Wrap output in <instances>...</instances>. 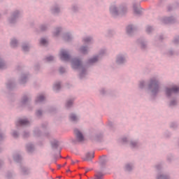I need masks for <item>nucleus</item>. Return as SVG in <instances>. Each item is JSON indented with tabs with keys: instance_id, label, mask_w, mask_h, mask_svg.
I'll return each instance as SVG.
<instances>
[{
	"instance_id": "nucleus-1",
	"label": "nucleus",
	"mask_w": 179,
	"mask_h": 179,
	"mask_svg": "<svg viewBox=\"0 0 179 179\" xmlns=\"http://www.w3.org/2000/svg\"><path fill=\"white\" fill-rule=\"evenodd\" d=\"M148 89L154 95L159 93V83L156 78H152L150 80Z\"/></svg>"
},
{
	"instance_id": "nucleus-2",
	"label": "nucleus",
	"mask_w": 179,
	"mask_h": 179,
	"mask_svg": "<svg viewBox=\"0 0 179 179\" xmlns=\"http://www.w3.org/2000/svg\"><path fill=\"white\" fill-rule=\"evenodd\" d=\"M72 68L73 69H82V72L80 74V78H83V75H85L86 70L82 66V62L77 58H74L71 61Z\"/></svg>"
},
{
	"instance_id": "nucleus-3",
	"label": "nucleus",
	"mask_w": 179,
	"mask_h": 179,
	"mask_svg": "<svg viewBox=\"0 0 179 179\" xmlns=\"http://www.w3.org/2000/svg\"><path fill=\"white\" fill-rule=\"evenodd\" d=\"M179 87L177 85H174L172 87H167L166 90V94L168 97H170L173 93H178Z\"/></svg>"
},
{
	"instance_id": "nucleus-4",
	"label": "nucleus",
	"mask_w": 179,
	"mask_h": 179,
	"mask_svg": "<svg viewBox=\"0 0 179 179\" xmlns=\"http://www.w3.org/2000/svg\"><path fill=\"white\" fill-rule=\"evenodd\" d=\"M60 59H62V61H69V59H71V55H69V53L68 52V51L65 50H61Z\"/></svg>"
},
{
	"instance_id": "nucleus-5",
	"label": "nucleus",
	"mask_w": 179,
	"mask_h": 179,
	"mask_svg": "<svg viewBox=\"0 0 179 179\" xmlns=\"http://www.w3.org/2000/svg\"><path fill=\"white\" fill-rule=\"evenodd\" d=\"M74 134H75L78 142H83V141H85V137L83 136V134H82V132H80V131H79V129H75Z\"/></svg>"
},
{
	"instance_id": "nucleus-6",
	"label": "nucleus",
	"mask_w": 179,
	"mask_h": 179,
	"mask_svg": "<svg viewBox=\"0 0 179 179\" xmlns=\"http://www.w3.org/2000/svg\"><path fill=\"white\" fill-rule=\"evenodd\" d=\"M30 124V122L26 119H20L17 122H16V126L17 127H23L24 125H29Z\"/></svg>"
},
{
	"instance_id": "nucleus-7",
	"label": "nucleus",
	"mask_w": 179,
	"mask_h": 179,
	"mask_svg": "<svg viewBox=\"0 0 179 179\" xmlns=\"http://www.w3.org/2000/svg\"><path fill=\"white\" fill-rule=\"evenodd\" d=\"M94 157V152H87L85 155V157L83 158V159L85 162H90V160H92V159H93Z\"/></svg>"
},
{
	"instance_id": "nucleus-8",
	"label": "nucleus",
	"mask_w": 179,
	"mask_h": 179,
	"mask_svg": "<svg viewBox=\"0 0 179 179\" xmlns=\"http://www.w3.org/2000/svg\"><path fill=\"white\" fill-rule=\"evenodd\" d=\"M19 16V11H15L10 20V23H15V20H16L17 17Z\"/></svg>"
},
{
	"instance_id": "nucleus-9",
	"label": "nucleus",
	"mask_w": 179,
	"mask_h": 179,
	"mask_svg": "<svg viewBox=\"0 0 179 179\" xmlns=\"http://www.w3.org/2000/svg\"><path fill=\"white\" fill-rule=\"evenodd\" d=\"M110 13H112V15H113V16H117V15H120V13H118V10H117V8L115 6L110 7Z\"/></svg>"
},
{
	"instance_id": "nucleus-10",
	"label": "nucleus",
	"mask_w": 179,
	"mask_h": 179,
	"mask_svg": "<svg viewBox=\"0 0 179 179\" xmlns=\"http://www.w3.org/2000/svg\"><path fill=\"white\" fill-rule=\"evenodd\" d=\"M45 100V96H44L43 94H41L36 98V103H41Z\"/></svg>"
},
{
	"instance_id": "nucleus-11",
	"label": "nucleus",
	"mask_w": 179,
	"mask_h": 179,
	"mask_svg": "<svg viewBox=\"0 0 179 179\" xmlns=\"http://www.w3.org/2000/svg\"><path fill=\"white\" fill-rule=\"evenodd\" d=\"M173 20H174V18L173 17H166L164 19V23H165V24H167L169 23H173Z\"/></svg>"
},
{
	"instance_id": "nucleus-12",
	"label": "nucleus",
	"mask_w": 179,
	"mask_h": 179,
	"mask_svg": "<svg viewBox=\"0 0 179 179\" xmlns=\"http://www.w3.org/2000/svg\"><path fill=\"white\" fill-rule=\"evenodd\" d=\"M116 62L117 64H124L125 62V59L122 56H118Z\"/></svg>"
},
{
	"instance_id": "nucleus-13",
	"label": "nucleus",
	"mask_w": 179,
	"mask_h": 179,
	"mask_svg": "<svg viewBox=\"0 0 179 179\" xmlns=\"http://www.w3.org/2000/svg\"><path fill=\"white\" fill-rule=\"evenodd\" d=\"M99 61V57L96 56L92 59H90L88 60V64H94L95 62H97Z\"/></svg>"
},
{
	"instance_id": "nucleus-14",
	"label": "nucleus",
	"mask_w": 179,
	"mask_h": 179,
	"mask_svg": "<svg viewBox=\"0 0 179 179\" xmlns=\"http://www.w3.org/2000/svg\"><path fill=\"white\" fill-rule=\"evenodd\" d=\"M134 30H135V28L132 27V25H129L127 27V32L128 34H131V33H134Z\"/></svg>"
},
{
	"instance_id": "nucleus-15",
	"label": "nucleus",
	"mask_w": 179,
	"mask_h": 179,
	"mask_svg": "<svg viewBox=\"0 0 179 179\" xmlns=\"http://www.w3.org/2000/svg\"><path fill=\"white\" fill-rule=\"evenodd\" d=\"M133 8H134V13H136V15H141V10L138 8V6L136 4H134Z\"/></svg>"
},
{
	"instance_id": "nucleus-16",
	"label": "nucleus",
	"mask_w": 179,
	"mask_h": 179,
	"mask_svg": "<svg viewBox=\"0 0 179 179\" xmlns=\"http://www.w3.org/2000/svg\"><path fill=\"white\" fill-rule=\"evenodd\" d=\"M5 68H6V64L0 57V69H5Z\"/></svg>"
},
{
	"instance_id": "nucleus-17",
	"label": "nucleus",
	"mask_w": 179,
	"mask_h": 179,
	"mask_svg": "<svg viewBox=\"0 0 179 179\" xmlns=\"http://www.w3.org/2000/svg\"><path fill=\"white\" fill-rule=\"evenodd\" d=\"M58 146H59V142H58L56 140H55L54 141L52 142V147L54 149H57V148H58Z\"/></svg>"
},
{
	"instance_id": "nucleus-18",
	"label": "nucleus",
	"mask_w": 179,
	"mask_h": 179,
	"mask_svg": "<svg viewBox=\"0 0 179 179\" xmlns=\"http://www.w3.org/2000/svg\"><path fill=\"white\" fill-rule=\"evenodd\" d=\"M69 119L71 121H78V117H76V115L71 113L69 116Z\"/></svg>"
},
{
	"instance_id": "nucleus-19",
	"label": "nucleus",
	"mask_w": 179,
	"mask_h": 179,
	"mask_svg": "<svg viewBox=\"0 0 179 179\" xmlns=\"http://www.w3.org/2000/svg\"><path fill=\"white\" fill-rule=\"evenodd\" d=\"M27 152H33V150H34V146H33V145L31 144H29L27 145Z\"/></svg>"
},
{
	"instance_id": "nucleus-20",
	"label": "nucleus",
	"mask_w": 179,
	"mask_h": 179,
	"mask_svg": "<svg viewBox=\"0 0 179 179\" xmlns=\"http://www.w3.org/2000/svg\"><path fill=\"white\" fill-rule=\"evenodd\" d=\"M11 47L15 48V47H17V41L16 39H13L10 43Z\"/></svg>"
},
{
	"instance_id": "nucleus-21",
	"label": "nucleus",
	"mask_w": 179,
	"mask_h": 179,
	"mask_svg": "<svg viewBox=\"0 0 179 179\" xmlns=\"http://www.w3.org/2000/svg\"><path fill=\"white\" fill-rule=\"evenodd\" d=\"M80 52L81 54H86L87 52V48L83 46L80 48Z\"/></svg>"
},
{
	"instance_id": "nucleus-22",
	"label": "nucleus",
	"mask_w": 179,
	"mask_h": 179,
	"mask_svg": "<svg viewBox=\"0 0 179 179\" xmlns=\"http://www.w3.org/2000/svg\"><path fill=\"white\" fill-rule=\"evenodd\" d=\"M64 38L65 41H71V40H72V38L71 37V35H69V34H65Z\"/></svg>"
},
{
	"instance_id": "nucleus-23",
	"label": "nucleus",
	"mask_w": 179,
	"mask_h": 179,
	"mask_svg": "<svg viewBox=\"0 0 179 179\" xmlns=\"http://www.w3.org/2000/svg\"><path fill=\"white\" fill-rule=\"evenodd\" d=\"M61 89V83H57L54 85V90H59Z\"/></svg>"
},
{
	"instance_id": "nucleus-24",
	"label": "nucleus",
	"mask_w": 179,
	"mask_h": 179,
	"mask_svg": "<svg viewBox=\"0 0 179 179\" xmlns=\"http://www.w3.org/2000/svg\"><path fill=\"white\" fill-rule=\"evenodd\" d=\"M73 104V100H69L66 103V107H67V108H69V107H71Z\"/></svg>"
},
{
	"instance_id": "nucleus-25",
	"label": "nucleus",
	"mask_w": 179,
	"mask_h": 179,
	"mask_svg": "<svg viewBox=\"0 0 179 179\" xmlns=\"http://www.w3.org/2000/svg\"><path fill=\"white\" fill-rule=\"evenodd\" d=\"M40 44H41V45H47L48 44V41H47L44 38H41V41H40Z\"/></svg>"
},
{
	"instance_id": "nucleus-26",
	"label": "nucleus",
	"mask_w": 179,
	"mask_h": 179,
	"mask_svg": "<svg viewBox=\"0 0 179 179\" xmlns=\"http://www.w3.org/2000/svg\"><path fill=\"white\" fill-rule=\"evenodd\" d=\"M103 173L101 172H98L96 175H95V178L94 179H101V177H103Z\"/></svg>"
},
{
	"instance_id": "nucleus-27",
	"label": "nucleus",
	"mask_w": 179,
	"mask_h": 179,
	"mask_svg": "<svg viewBox=\"0 0 179 179\" xmlns=\"http://www.w3.org/2000/svg\"><path fill=\"white\" fill-rule=\"evenodd\" d=\"M83 41L85 44H87V43H90V41H92V38L90 37H87V38H85L83 39Z\"/></svg>"
},
{
	"instance_id": "nucleus-28",
	"label": "nucleus",
	"mask_w": 179,
	"mask_h": 179,
	"mask_svg": "<svg viewBox=\"0 0 179 179\" xmlns=\"http://www.w3.org/2000/svg\"><path fill=\"white\" fill-rule=\"evenodd\" d=\"M14 160L15 162H20L22 160V157H20V155H15L14 156Z\"/></svg>"
},
{
	"instance_id": "nucleus-29",
	"label": "nucleus",
	"mask_w": 179,
	"mask_h": 179,
	"mask_svg": "<svg viewBox=\"0 0 179 179\" xmlns=\"http://www.w3.org/2000/svg\"><path fill=\"white\" fill-rule=\"evenodd\" d=\"M125 12H127V8H125V7H121V8H120V13L121 15H124V13H125Z\"/></svg>"
},
{
	"instance_id": "nucleus-30",
	"label": "nucleus",
	"mask_w": 179,
	"mask_h": 179,
	"mask_svg": "<svg viewBox=\"0 0 179 179\" xmlns=\"http://www.w3.org/2000/svg\"><path fill=\"white\" fill-rule=\"evenodd\" d=\"M26 79H27V77L24 75L22 76L20 83H26Z\"/></svg>"
},
{
	"instance_id": "nucleus-31",
	"label": "nucleus",
	"mask_w": 179,
	"mask_h": 179,
	"mask_svg": "<svg viewBox=\"0 0 179 179\" xmlns=\"http://www.w3.org/2000/svg\"><path fill=\"white\" fill-rule=\"evenodd\" d=\"M27 101H29V98H27V96H24L22 98V104H26V103H27Z\"/></svg>"
},
{
	"instance_id": "nucleus-32",
	"label": "nucleus",
	"mask_w": 179,
	"mask_h": 179,
	"mask_svg": "<svg viewBox=\"0 0 179 179\" xmlns=\"http://www.w3.org/2000/svg\"><path fill=\"white\" fill-rule=\"evenodd\" d=\"M157 179H169V176L164 175L158 176Z\"/></svg>"
},
{
	"instance_id": "nucleus-33",
	"label": "nucleus",
	"mask_w": 179,
	"mask_h": 179,
	"mask_svg": "<svg viewBox=\"0 0 179 179\" xmlns=\"http://www.w3.org/2000/svg\"><path fill=\"white\" fill-rule=\"evenodd\" d=\"M45 59L48 62H51V61H54V57L49 56V57H46Z\"/></svg>"
},
{
	"instance_id": "nucleus-34",
	"label": "nucleus",
	"mask_w": 179,
	"mask_h": 179,
	"mask_svg": "<svg viewBox=\"0 0 179 179\" xmlns=\"http://www.w3.org/2000/svg\"><path fill=\"white\" fill-rule=\"evenodd\" d=\"M126 170H127V171H131L132 170V165L127 164L126 165Z\"/></svg>"
},
{
	"instance_id": "nucleus-35",
	"label": "nucleus",
	"mask_w": 179,
	"mask_h": 179,
	"mask_svg": "<svg viewBox=\"0 0 179 179\" xmlns=\"http://www.w3.org/2000/svg\"><path fill=\"white\" fill-rule=\"evenodd\" d=\"M131 148H136V146H138V143L135 142V141H131L130 143Z\"/></svg>"
},
{
	"instance_id": "nucleus-36",
	"label": "nucleus",
	"mask_w": 179,
	"mask_h": 179,
	"mask_svg": "<svg viewBox=\"0 0 179 179\" xmlns=\"http://www.w3.org/2000/svg\"><path fill=\"white\" fill-rule=\"evenodd\" d=\"M60 31H61V28H57L56 29V32L54 33V36H58V34H59Z\"/></svg>"
},
{
	"instance_id": "nucleus-37",
	"label": "nucleus",
	"mask_w": 179,
	"mask_h": 179,
	"mask_svg": "<svg viewBox=\"0 0 179 179\" xmlns=\"http://www.w3.org/2000/svg\"><path fill=\"white\" fill-rule=\"evenodd\" d=\"M139 87H141V89H143V87H145V81L140 82Z\"/></svg>"
},
{
	"instance_id": "nucleus-38",
	"label": "nucleus",
	"mask_w": 179,
	"mask_h": 179,
	"mask_svg": "<svg viewBox=\"0 0 179 179\" xmlns=\"http://www.w3.org/2000/svg\"><path fill=\"white\" fill-rule=\"evenodd\" d=\"M22 50H23V51H29V46H27L26 45H23Z\"/></svg>"
},
{
	"instance_id": "nucleus-39",
	"label": "nucleus",
	"mask_w": 179,
	"mask_h": 179,
	"mask_svg": "<svg viewBox=\"0 0 179 179\" xmlns=\"http://www.w3.org/2000/svg\"><path fill=\"white\" fill-rule=\"evenodd\" d=\"M59 12V8H58L57 7H55L53 10H52V13H58Z\"/></svg>"
},
{
	"instance_id": "nucleus-40",
	"label": "nucleus",
	"mask_w": 179,
	"mask_h": 179,
	"mask_svg": "<svg viewBox=\"0 0 179 179\" xmlns=\"http://www.w3.org/2000/svg\"><path fill=\"white\" fill-rule=\"evenodd\" d=\"M153 30V28H152V27H147V28H146V31L148 32V33H150V31H152Z\"/></svg>"
},
{
	"instance_id": "nucleus-41",
	"label": "nucleus",
	"mask_w": 179,
	"mask_h": 179,
	"mask_svg": "<svg viewBox=\"0 0 179 179\" xmlns=\"http://www.w3.org/2000/svg\"><path fill=\"white\" fill-rule=\"evenodd\" d=\"M42 115H43V112L41 110H39L36 111L37 117H41Z\"/></svg>"
},
{
	"instance_id": "nucleus-42",
	"label": "nucleus",
	"mask_w": 179,
	"mask_h": 179,
	"mask_svg": "<svg viewBox=\"0 0 179 179\" xmlns=\"http://www.w3.org/2000/svg\"><path fill=\"white\" fill-rule=\"evenodd\" d=\"M59 71L60 73H65V69L64 67H60Z\"/></svg>"
},
{
	"instance_id": "nucleus-43",
	"label": "nucleus",
	"mask_w": 179,
	"mask_h": 179,
	"mask_svg": "<svg viewBox=\"0 0 179 179\" xmlns=\"http://www.w3.org/2000/svg\"><path fill=\"white\" fill-rule=\"evenodd\" d=\"M13 138H17V136H19V134H17V131H13Z\"/></svg>"
},
{
	"instance_id": "nucleus-44",
	"label": "nucleus",
	"mask_w": 179,
	"mask_h": 179,
	"mask_svg": "<svg viewBox=\"0 0 179 179\" xmlns=\"http://www.w3.org/2000/svg\"><path fill=\"white\" fill-rule=\"evenodd\" d=\"M41 31H45V30H47V27H45V25H42L41 27Z\"/></svg>"
},
{
	"instance_id": "nucleus-45",
	"label": "nucleus",
	"mask_w": 179,
	"mask_h": 179,
	"mask_svg": "<svg viewBox=\"0 0 179 179\" xmlns=\"http://www.w3.org/2000/svg\"><path fill=\"white\" fill-rule=\"evenodd\" d=\"M177 104V101H171L170 103V106H176Z\"/></svg>"
},
{
	"instance_id": "nucleus-46",
	"label": "nucleus",
	"mask_w": 179,
	"mask_h": 179,
	"mask_svg": "<svg viewBox=\"0 0 179 179\" xmlns=\"http://www.w3.org/2000/svg\"><path fill=\"white\" fill-rule=\"evenodd\" d=\"M23 136L24 138H27L29 136V132H24Z\"/></svg>"
},
{
	"instance_id": "nucleus-47",
	"label": "nucleus",
	"mask_w": 179,
	"mask_h": 179,
	"mask_svg": "<svg viewBox=\"0 0 179 179\" xmlns=\"http://www.w3.org/2000/svg\"><path fill=\"white\" fill-rule=\"evenodd\" d=\"M11 85H12L11 83H8L7 84V87H8V89H10V87H12Z\"/></svg>"
},
{
	"instance_id": "nucleus-48",
	"label": "nucleus",
	"mask_w": 179,
	"mask_h": 179,
	"mask_svg": "<svg viewBox=\"0 0 179 179\" xmlns=\"http://www.w3.org/2000/svg\"><path fill=\"white\" fill-rule=\"evenodd\" d=\"M22 173H23V174H27V173H26L25 168L22 169Z\"/></svg>"
},
{
	"instance_id": "nucleus-49",
	"label": "nucleus",
	"mask_w": 179,
	"mask_h": 179,
	"mask_svg": "<svg viewBox=\"0 0 179 179\" xmlns=\"http://www.w3.org/2000/svg\"><path fill=\"white\" fill-rule=\"evenodd\" d=\"M3 139V136L0 133V141H2Z\"/></svg>"
},
{
	"instance_id": "nucleus-50",
	"label": "nucleus",
	"mask_w": 179,
	"mask_h": 179,
	"mask_svg": "<svg viewBox=\"0 0 179 179\" xmlns=\"http://www.w3.org/2000/svg\"><path fill=\"white\" fill-rule=\"evenodd\" d=\"M122 141L123 143L127 142V138H123L122 139Z\"/></svg>"
},
{
	"instance_id": "nucleus-51",
	"label": "nucleus",
	"mask_w": 179,
	"mask_h": 179,
	"mask_svg": "<svg viewBox=\"0 0 179 179\" xmlns=\"http://www.w3.org/2000/svg\"><path fill=\"white\" fill-rule=\"evenodd\" d=\"M141 48H145V43H141Z\"/></svg>"
},
{
	"instance_id": "nucleus-52",
	"label": "nucleus",
	"mask_w": 179,
	"mask_h": 179,
	"mask_svg": "<svg viewBox=\"0 0 179 179\" xmlns=\"http://www.w3.org/2000/svg\"><path fill=\"white\" fill-rule=\"evenodd\" d=\"M173 42L175 43V44H176V43H178V40H177V38H175Z\"/></svg>"
},
{
	"instance_id": "nucleus-53",
	"label": "nucleus",
	"mask_w": 179,
	"mask_h": 179,
	"mask_svg": "<svg viewBox=\"0 0 179 179\" xmlns=\"http://www.w3.org/2000/svg\"><path fill=\"white\" fill-rule=\"evenodd\" d=\"M101 92L102 93V94H104V90H102Z\"/></svg>"
},
{
	"instance_id": "nucleus-54",
	"label": "nucleus",
	"mask_w": 179,
	"mask_h": 179,
	"mask_svg": "<svg viewBox=\"0 0 179 179\" xmlns=\"http://www.w3.org/2000/svg\"><path fill=\"white\" fill-rule=\"evenodd\" d=\"M157 169L159 170L160 169V166H157Z\"/></svg>"
},
{
	"instance_id": "nucleus-55",
	"label": "nucleus",
	"mask_w": 179,
	"mask_h": 179,
	"mask_svg": "<svg viewBox=\"0 0 179 179\" xmlns=\"http://www.w3.org/2000/svg\"><path fill=\"white\" fill-rule=\"evenodd\" d=\"M169 10H171V8L170 7H168Z\"/></svg>"
},
{
	"instance_id": "nucleus-56",
	"label": "nucleus",
	"mask_w": 179,
	"mask_h": 179,
	"mask_svg": "<svg viewBox=\"0 0 179 179\" xmlns=\"http://www.w3.org/2000/svg\"><path fill=\"white\" fill-rule=\"evenodd\" d=\"M160 38H161V40H163V38H162V36H160Z\"/></svg>"
},
{
	"instance_id": "nucleus-57",
	"label": "nucleus",
	"mask_w": 179,
	"mask_h": 179,
	"mask_svg": "<svg viewBox=\"0 0 179 179\" xmlns=\"http://www.w3.org/2000/svg\"><path fill=\"white\" fill-rule=\"evenodd\" d=\"M73 10H75V7H73Z\"/></svg>"
},
{
	"instance_id": "nucleus-58",
	"label": "nucleus",
	"mask_w": 179,
	"mask_h": 179,
	"mask_svg": "<svg viewBox=\"0 0 179 179\" xmlns=\"http://www.w3.org/2000/svg\"><path fill=\"white\" fill-rule=\"evenodd\" d=\"M87 171H87L86 173H87Z\"/></svg>"
},
{
	"instance_id": "nucleus-59",
	"label": "nucleus",
	"mask_w": 179,
	"mask_h": 179,
	"mask_svg": "<svg viewBox=\"0 0 179 179\" xmlns=\"http://www.w3.org/2000/svg\"><path fill=\"white\" fill-rule=\"evenodd\" d=\"M0 164H1V161H0Z\"/></svg>"
}]
</instances>
